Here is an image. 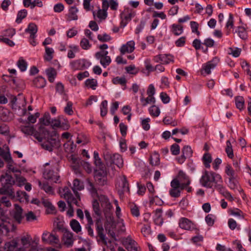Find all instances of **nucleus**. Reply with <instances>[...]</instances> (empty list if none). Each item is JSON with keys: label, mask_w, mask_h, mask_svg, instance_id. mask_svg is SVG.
Returning <instances> with one entry per match:
<instances>
[{"label": "nucleus", "mask_w": 251, "mask_h": 251, "mask_svg": "<svg viewBox=\"0 0 251 251\" xmlns=\"http://www.w3.org/2000/svg\"><path fill=\"white\" fill-rule=\"evenodd\" d=\"M50 118L49 113H46L44 114L42 118L40 119V122L43 125L48 126L49 125L50 123Z\"/></svg>", "instance_id": "nucleus-61"}, {"label": "nucleus", "mask_w": 251, "mask_h": 251, "mask_svg": "<svg viewBox=\"0 0 251 251\" xmlns=\"http://www.w3.org/2000/svg\"><path fill=\"white\" fill-rule=\"evenodd\" d=\"M93 208L95 213L97 215L100 216L101 215V210L100 209L99 202L97 200H94L93 201Z\"/></svg>", "instance_id": "nucleus-64"}, {"label": "nucleus", "mask_w": 251, "mask_h": 251, "mask_svg": "<svg viewBox=\"0 0 251 251\" xmlns=\"http://www.w3.org/2000/svg\"><path fill=\"white\" fill-rule=\"evenodd\" d=\"M202 161L205 168L209 169L210 168V163L212 162V156L208 152L205 153L202 157Z\"/></svg>", "instance_id": "nucleus-32"}, {"label": "nucleus", "mask_w": 251, "mask_h": 251, "mask_svg": "<svg viewBox=\"0 0 251 251\" xmlns=\"http://www.w3.org/2000/svg\"><path fill=\"white\" fill-rule=\"evenodd\" d=\"M0 134L7 137L9 139L14 137L10 134L9 127L5 124L0 125Z\"/></svg>", "instance_id": "nucleus-28"}, {"label": "nucleus", "mask_w": 251, "mask_h": 251, "mask_svg": "<svg viewBox=\"0 0 251 251\" xmlns=\"http://www.w3.org/2000/svg\"><path fill=\"white\" fill-rule=\"evenodd\" d=\"M17 66L22 72L26 70L27 63L23 57H20L17 63Z\"/></svg>", "instance_id": "nucleus-49"}, {"label": "nucleus", "mask_w": 251, "mask_h": 251, "mask_svg": "<svg viewBox=\"0 0 251 251\" xmlns=\"http://www.w3.org/2000/svg\"><path fill=\"white\" fill-rule=\"evenodd\" d=\"M149 199L150 205H161L163 202L161 200L156 196H149Z\"/></svg>", "instance_id": "nucleus-54"}, {"label": "nucleus", "mask_w": 251, "mask_h": 251, "mask_svg": "<svg viewBox=\"0 0 251 251\" xmlns=\"http://www.w3.org/2000/svg\"><path fill=\"white\" fill-rule=\"evenodd\" d=\"M80 46L82 49L85 50L89 49L91 47L88 40L85 38H82L80 41Z\"/></svg>", "instance_id": "nucleus-62"}, {"label": "nucleus", "mask_w": 251, "mask_h": 251, "mask_svg": "<svg viewBox=\"0 0 251 251\" xmlns=\"http://www.w3.org/2000/svg\"><path fill=\"white\" fill-rule=\"evenodd\" d=\"M8 220L0 205V235H7L9 233L11 224Z\"/></svg>", "instance_id": "nucleus-3"}, {"label": "nucleus", "mask_w": 251, "mask_h": 251, "mask_svg": "<svg viewBox=\"0 0 251 251\" xmlns=\"http://www.w3.org/2000/svg\"><path fill=\"white\" fill-rule=\"evenodd\" d=\"M135 42L131 40L127 42L126 44L123 45L120 48V50L121 54H125L126 53H131L135 49Z\"/></svg>", "instance_id": "nucleus-19"}, {"label": "nucleus", "mask_w": 251, "mask_h": 251, "mask_svg": "<svg viewBox=\"0 0 251 251\" xmlns=\"http://www.w3.org/2000/svg\"><path fill=\"white\" fill-rule=\"evenodd\" d=\"M38 30L37 26L33 23H29L27 28L25 29L26 32L30 33L31 38L36 36V33Z\"/></svg>", "instance_id": "nucleus-29"}, {"label": "nucleus", "mask_w": 251, "mask_h": 251, "mask_svg": "<svg viewBox=\"0 0 251 251\" xmlns=\"http://www.w3.org/2000/svg\"><path fill=\"white\" fill-rule=\"evenodd\" d=\"M130 212L132 216L135 217H139L140 215V211L138 207L134 203L130 204Z\"/></svg>", "instance_id": "nucleus-58"}, {"label": "nucleus", "mask_w": 251, "mask_h": 251, "mask_svg": "<svg viewBox=\"0 0 251 251\" xmlns=\"http://www.w3.org/2000/svg\"><path fill=\"white\" fill-rule=\"evenodd\" d=\"M12 113L6 108L0 107V119L3 122L10 121L12 119Z\"/></svg>", "instance_id": "nucleus-22"}, {"label": "nucleus", "mask_w": 251, "mask_h": 251, "mask_svg": "<svg viewBox=\"0 0 251 251\" xmlns=\"http://www.w3.org/2000/svg\"><path fill=\"white\" fill-rule=\"evenodd\" d=\"M234 26V20L233 15L231 13L229 15V18L226 25V34L229 35L230 33L231 29Z\"/></svg>", "instance_id": "nucleus-34"}, {"label": "nucleus", "mask_w": 251, "mask_h": 251, "mask_svg": "<svg viewBox=\"0 0 251 251\" xmlns=\"http://www.w3.org/2000/svg\"><path fill=\"white\" fill-rule=\"evenodd\" d=\"M141 232L144 237L148 236L151 233V227L150 224L144 225Z\"/></svg>", "instance_id": "nucleus-53"}, {"label": "nucleus", "mask_w": 251, "mask_h": 251, "mask_svg": "<svg viewBox=\"0 0 251 251\" xmlns=\"http://www.w3.org/2000/svg\"><path fill=\"white\" fill-rule=\"evenodd\" d=\"M112 82L114 84H120L124 86V88H123L124 90H125L126 88V83L127 82V80L125 77H115L112 79Z\"/></svg>", "instance_id": "nucleus-35"}, {"label": "nucleus", "mask_w": 251, "mask_h": 251, "mask_svg": "<svg viewBox=\"0 0 251 251\" xmlns=\"http://www.w3.org/2000/svg\"><path fill=\"white\" fill-rule=\"evenodd\" d=\"M13 218L18 224L22 223V220L24 218V216L23 215V209L18 204H14Z\"/></svg>", "instance_id": "nucleus-16"}, {"label": "nucleus", "mask_w": 251, "mask_h": 251, "mask_svg": "<svg viewBox=\"0 0 251 251\" xmlns=\"http://www.w3.org/2000/svg\"><path fill=\"white\" fill-rule=\"evenodd\" d=\"M140 100L143 106H145L149 103H154L155 102V99L154 97L148 96L147 98H145L143 94L141 95Z\"/></svg>", "instance_id": "nucleus-33"}, {"label": "nucleus", "mask_w": 251, "mask_h": 251, "mask_svg": "<svg viewBox=\"0 0 251 251\" xmlns=\"http://www.w3.org/2000/svg\"><path fill=\"white\" fill-rule=\"evenodd\" d=\"M64 192V198L66 199L69 206H72V204L74 202L76 197H75L72 194L68 188H64L63 190Z\"/></svg>", "instance_id": "nucleus-25"}, {"label": "nucleus", "mask_w": 251, "mask_h": 251, "mask_svg": "<svg viewBox=\"0 0 251 251\" xmlns=\"http://www.w3.org/2000/svg\"><path fill=\"white\" fill-rule=\"evenodd\" d=\"M85 83L87 87L90 88L93 90H95L96 87L98 86L97 80L94 78L87 79L85 81Z\"/></svg>", "instance_id": "nucleus-48"}, {"label": "nucleus", "mask_w": 251, "mask_h": 251, "mask_svg": "<svg viewBox=\"0 0 251 251\" xmlns=\"http://www.w3.org/2000/svg\"><path fill=\"white\" fill-rule=\"evenodd\" d=\"M91 63L86 59H80L71 62V68L75 70H82L88 68Z\"/></svg>", "instance_id": "nucleus-10"}, {"label": "nucleus", "mask_w": 251, "mask_h": 251, "mask_svg": "<svg viewBox=\"0 0 251 251\" xmlns=\"http://www.w3.org/2000/svg\"><path fill=\"white\" fill-rule=\"evenodd\" d=\"M202 44L207 47V48L203 51L206 53L207 52L208 48H212L214 46L215 42L211 38H206L203 41V42Z\"/></svg>", "instance_id": "nucleus-60"}, {"label": "nucleus", "mask_w": 251, "mask_h": 251, "mask_svg": "<svg viewBox=\"0 0 251 251\" xmlns=\"http://www.w3.org/2000/svg\"><path fill=\"white\" fill-rule=\"evenodd\" d=\"M70 158L72 161V167L76 174H81L80 167L81 166L88 173L91 172V165L88 162L82 160L75 155H71Z\"/></svg>", "instance_id": "nucleus-2"}, {"label": "nucleus", "mask_w": 251, "mask_h": 251, "mask_svg": "<svg viewBox=\"0 0 251 251\" xmlns=\"http://www.w3.org/2000/svg\"><path fill=\"white\" fill-rule=\"evenodd\" d=\"M31 241L32 237L29 234L22 236L20 241L22 247L17 249L15 251H26V249L30 247Z\"/></svg>", "instance_id": "nucleus-13"}, {"label": "nucleus", "mask_w": 251, "mask_h": 251, "mask_svg": "<svg viewBox=\"0 0 251 251\" xmlns=\"http://www.w3.org/2000/svg\"><path fill=\"white\" fill-rule=\"evenodd\" d=\"M0 181L2 186V188L0 189V193L2 194L8 192L12 185L15 183L14 178L7 174L1 176Z\"/></svg>", "instance_id": "nucleus-4"}, {"label": "nucleus", "mask_w": 251, "mask_h": 251, "mask_svg": "<svg viewBox=\"0 0 251 251\" xmlns=\"http://www.w3.org/2000/svg\"><path fill=\"white\" fill-rule=\"evenodd\" d=\"M226 147L225 150L227 154V156L229 158L232 159L234 157V154L230 142L229 140L227 141L226 142Z\"/></svg>", "instance_id": "nucleus-47"}, {"label": "nucleus", "mask_w": 251, "mask_h": 251, "mask_svg": "<svg viewBox=\"0 0 251 251\" xmlns=\"http://www.w3.org/2000/svg\"><path fill=\"white\" fill-rule=\"evenodd\" d=\"M46 82L45 78L41 76H37L33 80V85L38 88H43L45 87Z\"/></svg>", "instance_id": "nucleus-26"}, {"label": "nucleus", "mask_w": 251, "mask_h": 251, "mask_svg": "<svg viewBox=\"0 0 251 251\" xmlns=\"http://www.w3.org/2000/svg\"><path fill=\"white\" fill-rule=\"evenodd\" d=\"M42 240L44 243L50 245L58 244L59 243L58 236L48 231L44 232L42 236Z\"/></svg>", "instance_id": "nucleus-9"}, {"label": "nucleus", "mask_w": 251, "mask_h": 251, "mask_svg": "<svg viewBox=\"0 0 251 251\" xmlns=\"http://www.w3.org/2000/svg\"><path fill=\"white\" fill-rule=\"evenodd\" d=\"M161 55V63L168 64L171 62H173V57L170 54H162Z\"/></svg>", "instance_id": "nucleus-42"}, {"label": "nucleus", "mask_w": 251, "mask_h": 251, "mask_svg": "<svg viewBox=\"0 0 251 251\" xmlns=\"http://www.w3.org/2000/svg\"><path fill=\"white\" fill-rule=\"evenodd\" d=\"M46 73L47 75L49 81L52 83L57 75L56 71L53 68H49L46 70Z\"/></svg>", "instance_id": "nucleus-31"}, {"label": "nucleus", "mask_w": 251, "mask_h": 251, "mask_svg": "<svg viewBox=\"0 0 251 251\" xmlns=\"http://www.w3.org/2000/svg\"><path fill=\"white\" fill-rule=\"evenodd\" d=\"M77 12L78 9L75 6H71L69 10V13L67 16V21H71L77 20L78 16L76 14Z\"/></svg>", "instance_id": "nucleus-24"}, {"label": "nucleus", "mask_w": 251, "mask_h": 251, "mask_svg": "<svg viewBox=\"0 0 251 251\" xmlns=\"http://www.w3.org/2000/svg\"><path fill=\"white\" fill-rule=\"evenodd\" d=\"M107 113V101L103 100L100 104V115L102 117L105 116Z\"/></svg>", "instance_id": "nucleus-57"}, {"label": "nucleus", "mask_w": 251, "mask_h": 251, "mask_svg": "<svg viewBox=\"0 0 251 251\" xmlns=\"http://www.w3.org/2000/svg\"><path fill=\"white\" fill-rule=\"evenodd\" d=\"M126 192H129V184L126 177L124 176L122 179V190H119V193L121 195Z\"/></svg>", "instance_id": "nucleus-41"}, {"label": "nucleus", "mask_w": 251, "mask_h": 251, "mask_svg": "<svg viewBox=\"0 0 251 251\" xmlns=\"http://www.w3.org/2000/svg\"><path fill=\"white\" fill-rule=\"evenodd\" d=\"M22 132L27 135H33L35 131V129L33 126H25L21 127Z\"/></svg>", "instance_id": "nucleus-45"}, {"label": "nucleus", "mask_w": 251, "mask_h": 251, "mask_svg": "<svg viewBox=\"0 0 251 251\" xmlns=\"http://www.w3.org/2000/svg\"><path fill=\"white\" fill-rule=\"evenodd\" d=\"M100 60V63L101 65L104 67L106 68L107 66H108L111 62V60L110 56H106L100 57V58H97Z\"/></svg>", "instance_id": "nucleus-59"}, {"label": "nucleus", "mask_w": 251, "mask_h": 251, "mask_svg": "<svg viewBox=\"0 0 251 251\" xmlns=\"http://www.w3.org/2000/svg\"><path fill=\"white\" fill-rule=\"evenodd\" d=\"M84 189V186L82 182H81L79 179H75L73 182V187L72 188L73 191L75 194L77 190H82Z\"/></svg>", "instance_id": "nucleus-39"}, {"label": "nucleus", "mask_w": 251, "mask_h": 251, "mask_svg": "<svg viewBox=\"0 0 251 251\" xmlns=\"http://www.w3.org/2000/svg\"><path fill=\"white\" fill-rule=\"evenodd\" d=\"M84 213L86 218L87 220V224L85 225V228L88 232V235L92 237H94L95 236L94 233L93 231V229L92 227L94 225L93 221L91 216L90 213L88 210H85Z\"/></svg>", "instance_id": "nucleus-15"}, {"label": "nucleus", "mask_w": 251, "mask_h": 251, "mask_svg": "<svg viewBox=\"0 0 251 251\" xmlns=\"http://www.w3.org/2000/svg\"><path fill=\"white\" fill-rule=\"evenodd\" d=\"M17 242L15 240L13 239L9 242H6L2 249L6 251H14L17 247Z\"/></svg>", "instance_id": "nucleus-27"}, {"label": "nucleus", "mask_w": 251, "mask_h": 251, "mask_svg": "<svg viewBox=\"0 0 251 251\" xmlns=\"http://www.w3.org/2000/svg\"><path fill=\"white\" fill-rule=\"evenodd\" d=\"M45 55L44 59L45 60L50 61L53 58V54L54 53V50L52 48L45 47Z\"/></svg>", "instance_id": "nucleus-40"}, {"label": "nucleus", "mask_w": 251, "mask_h": 251, "mask_svg": "<svg viewBox=\"0 0 251 251\" xmlns=\"http://www.w3.org/2000/svg\"><path fill=\"white\" fill-rule=\"evenodd\" d=\"M39 184L41 188L44 190L46 193L50 194L53 193V190L52 187L50 186L48 183H42L40 181H39Z\"/></svg>", "instance_id": "nucleus-50"}, {"label": "nucleus", "mask_w": 251, "mask_h": 251, "mask_svg": "<svg viewBox=\"0 0 251 251\" xmlns=\"http://www.w3.org/2000/svg\"><path fill=\"white\" fill-rule=\"evenodd\" d=\"M63 244L67 247H71L74 243L73 234L71 231L66 229L64 230L62 238Z\"/></svg>", "instance_id": "nucleus-18"}, {"label": "nucleus", "mask_w": 251, "mask_h": 251, "mask_svg": "<svg viewBox=\"0 0 251 251\" xmlns=\"http://www.w3.org/2000/svg\"><path fill=\"white\" fill-rule=\"evenodd\" d=\"M27 14V11L26 9H22L19 11L17 15L16 22L18 24L21 23L23 19L25 18Z\"/></svg>", "instance_id": "nucleus-44"}, {"label": "nucleus", "mask_w": 251, "mask_h": 251, "mask_svg": "<svg viewBox=\"0 0 251 251\" xmlns=\"http://www.w3.org/2000/svg\"><path fill=\"white\" fill-rule=\"evenodd\" d=\"M102 211L106 217H110L112 213V205L109 199L105 195H100L98 197Z\"/></svg>", "instance_id": "nucleus-6"}, {"label": "nucleus", "mask_w": 251, "mask_h": 251, "mask_svg": "<svg viewBox=\"0 0 251 251\" xmlns=\"http://www.w3.org/2000/svg\"><path fill=\"white\" fill-rule=\"evenodd\" d=\"M190 26L191 28L192 32L194 33H195L197 35V36H199L201 34V32L199 31V24L195 21H191L190 22Z\"/></svg>", "instance_id": "nucleus-56"}, {"label": "nucleus", "mask_w": 251, "mask_h": 251, "mask_svg": "<svg viewBox=\"0 0 251 251\" xmlns=\"http://www.w3.org/2000/svg\"><path fill=\"white\" fill-rule=\"evenodd\" d=\"M109 163L121 168L123 166V161L122 156L119 154L115 153L110 156Z\"/></svg>", "instance_id": "nucleus-21"}, {"label": "nucleus", "mask_w": 251, "mask_h": 251, "mask_svg": "<svg viewBox=\"0 0 251 251\" xmlns=\"http://www.w3.org/2000/svg\"><path fill=\"white\" fill-rule=\"evenodd\" d=\"M126 242L128 245L127 249L129 251H140V248L138 246L137 242L133 240L130 237H127Z\"/></svg>", "instance_id": "nucleus-23"}, {"label": "nucleus", "mask_w": 251, "mask_h": 251, "mask_svg": "<svg viewBox=\"0 0 251 251\" xmlns=\"http://www.w3.org/2000/svg\"><path fill=\"white\" fill-rule=\"evenodd\" d=\"M219 62L218 58L215 57L211 60L207 62L202 66V69L205 71L206 74L209 75L211 73V69H213L217 65Z\"/></svg>", "instance_id": "nucleus-17"}, {"label": "nucleus", "mask_w": 251, "mask_h": 251, "mask_svg": "<svg viewBox=\"0 0 251 251\" xmlns=\"http://www.w3.org/2000/svg\"><path fill=\"white\" fill-rule=\"evenodd\" d=\"M201 184L207 188L215 189L225 197H232L223 186L221 176L214 172L205 170L200 179Z\"/></svg>", "instance_id": "nucleus-1"}, {"label": "nucleus", "mask_w": 251, "mask_h": 251, "mask_svg": "<svg viewBox=\"0 0 251 251\" xmlns=\"http://www.w3.org/2000/svg\"><path fill=\"white\" fill-rule=\"evenodd\" d=\"M225 173L229 177H234L235 171L229 164H227L225 167Z\"/></svg>", "instance_id": "nucleus-63"}, {"label": "nucleus", "mask_w": 251, "mask_h": 251, "mask_svg": "<svg viewBox=\"0 0 251 251\" xmlns=\"http://www.w3.org/2000/svg\"><path fill=\"white\" fill-rule=\"evenodd\" d=\"M183 31V26L180 25L173 24L172 31L174 35L178 36L180 35Z\"/></svg>", "instance_id": "nucleus-46"}, {"label": "nucleus", "mask_w": 251, "mask_h": 251, "mask_svg": "<svg viewBox=\"0 0 251 251\" xmlns=\"http://www.w3.org/2000/svg\"><path fill=\"white\" fill-rule=\"evenodd\" d=\"M236 32L241 39L245 40L247 38V33L244 27L238 26Z\"/></svg>", "instance_id": "nucleus-52"}, {"label": "nucleus", "mask_w": 251, "mask_h": 251, "mask_svg": "<svg viewBox=\"0 0 251 251\" xmlns=\"http://www.w3.org/2000/svg\"><path fill=\"white\" fill-rule=\"evenodd\" d=\"M70 49L68 50L67 57L69 58L72 59L75 57V53L79 51V47L77 45H71L69 46Z\"/></svg>", "instance_id": "nucleus-30"}, {"label": "nucleus", "mask_w": 251, "mask_h": 251, "mask_svg": "<svg viewBox=\"0 0 251 251\" xmlns=\"http://www.w3.org/2000/svg\"><path fill=\"white\" fill-rule=\"evenodd\" d=\"M87 188L91 193V195L94 197L96 196L98 197L99 196L97 193V190L95 187L94 184L89 179H87Z\"/></svg>", "instance_id": "nucleus-37"}, {"label": "nucleus", "mask_w": 251, "mask_h": 251, "mask_svg": "<svg viewBox=\"0 0 251 251\" xmlns=\"http://www.w3.org/2000/svg\"><path fill=\"white\" fill-rule=\"evenodd\" d=\"M149 113L151 116L158 117L160 114V109L156 105H152L149 109Z\"/></svg>", "instance_id": "nucleus-55"}, {"label": "nucleus", "mask_w": 251, "mask_h": 251, "mask_svg": "<svg viewBox=\"0 0 251 251\" xmlns=\"http://www.w3.org/2000/svg\"><path fill=\"white\" fill-rule=\"evenodd\" d=\"M73 230L76 233L81 231V227L79 222L75 219H72L70 223Z\"/></svg>", "instance_id": "nucleus-36"}, {"label": "nucleus", "mask_w": 251, "mask_h": 251, "mask_svg": "<svg viewBox=\"0 0 251 251\" xmlns=\"http://www.w3.org/2000/svg\"><path fill=\"white\" fill-rule=\"evenodd\" d=\"M40 132L42 133L43 136L42 137H36L39 140H41V138L44 137L47 138L48 141H51L55 144L56 141V139L58 138V135L56 131L52 130L50 131L44 127H42L41 126L40 127Z\"/></svg>", "instance_id": "nucleus-7"}, {"label": "nucleus", "mask_w": 251, "mask_h": 251, "mask_svg": "<svg viewBox=\"0 0 251 251\" xmlns=\"http://www.w3.org/2000/svg\"><path fill=\"white\" fill-rule=\"evenodd\" d=\"M95 227L97 232L96 238L97 241H101L104 244H106L107 241L105 231L103 227L102 222L100 218H97L95 221Z\"/></svg>", "instance_id": "nucleus-5"}, {"label": "nucleus", "mask_w": 251, "mask_h": 251, "mask_svg": "<svg viewBox=\"0 0 251 251\" xmlns=\"http://www.w3.org/2000/svg\"><path fill=\"white\" fill-rule=\"evenodd\" d=\"M171 189L169 190V194L173 198H178L180 196V190L179 189V180L177 178L173 179L171 182Z\"/></svg>", "instance_id": "nucleus-12"}, {"label": "nucleus", "mask_w": 251, "mask_h": 251, "mask_svg": "<svg viewBox=\"0 0 251 251\" xmlns=\"http://www.w3.org/2000/svg\"><path fill=\"white\" fill-rule=\"evenodd\" d=\"M44 177L45 179H48L52 182L57 183L59 179V176L56 172L53 170L45 169L44 173Z\"/></svg>", "instance_id": "nucleus-14"}, {"label": "nucleus", "mask_w": 251, "mask_h": 251, "mask_svg": "<svg viewBox=\"0 0 251 251\" xmlns=\"http://www.w3.org/2000/svg\"><path fill=\"white\" fill-rule=\"evenodd\" d=\"M235 102L236 107L240 110L244 108L245 100L242 96H237L235 98Z\"/></svg>", "instance_id": "nucleus-38"}, {"label": "nucleus", "mask_w": 251, "mask_h": 251, "mask_svg": "<svg viewBox=\"0 0 251 251\" xmlns=\"http://www.w3.org/2000/svg\"><path fill=\"white\" fill-rule=\"evenodd\" d=\"M135 16V12L134 10L128 7H125L121 14V17L122 19V22L125 23V24L126 25Z\"/></svg>", "instance_id": "nucleus-11"}, {"label": "nucleus", "mask_w": 251, "mask_h": 251, "mask_svg": "<svg viewBox=\"0 0 251 251\" xmlns=\"http://www.w3.org/2000/svg\"><path fill=\"white\" fill-rule=\"evenodd\" d=\"M182 154L187 158H190L192 156L193 151L189 146H184L181 150Z\"/></svg>", "instance_id": "nucleus-51"}, {"label": "nucleus", "mask_w": 251, "mask_h": 251, "mask_svg": "<svg viewBox=\"0 0 251 251\" xmlns=\"http://www.w3.org/2000/svg\"><path fill=\"white\" fill-rule=\"evenodd\" d=\"M163 210L162 208H157L153 211L154 215L153 216V222L155 225L161 226L164 222L162 216Z\"/></svg>", "instance_id": "nucleus-20"}, {"label": "nucleus", "mask_w": 251, "mask_h": 251, "mask_svg": "<svg viewBox=\"0 0 251 251\" xmlns=\"http://www.w3.org/2000/svg\"><path fill=\"white\" fill-rule=\"evenodd\" d=\"M160 162L159 155L158 153L154 152L150 157V163L152 166H157Z\"/></svg>", "instance_id": "nucleus-43"}, {"label": "nucleus", "mask_w": 251, "mask_h": 251, "mask_svg": "<svg viewBox=\"0 0 251 251\" xmlns=\"http://www.w3.org/2000/svg\"><path fill=\"white\" fill-rule=\"evenodd\" d=\"M179 226L184 230H196V233L198 234L199 229L196 227V225L190 220L186 218H181L179 221Z\"/></svg>", "instance_id": "nucleus-8"}]
</instances>
